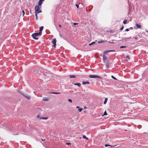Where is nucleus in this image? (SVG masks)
I'll list each match as a JSON object with an SVG mask.
<instances>
[{
	"label": "nucleus",
	"instance_id": "nucleus-1",
	"mask_svg": "<svg viewBox=\"0 0 148 148\" xmlns=\"http://www.w3.org/2000/svg\"><path fill=\"white\" fill-rule=\"evenodd\" d=\"M41 6L36 5L35 7V13H38L42 12V11L40 10Z\"/></svg>",
	"mask_w": 148,
	"mask_h": 148
},
{
	"label": "nucleus",
	"instance_id": "nucleus-2",
	"mask_svg": "<svg viewBox=\"0 0 148 148\" xmlns=\"http://www.w3.org/2000/svg\"><path fill=\"white\" fill-rule=\"evenodd\" d=\"M42 68H37L35 69V73H38L40 75L41 74V73H42Z\"/></svg>",
	"mask_w": 148,
	"mask_h": 148
},
{
	"label": "nucleus",
	"instance_id": "nucleus-3",
	"mask_svg": "<svg viewBox=\"0 0 148 148\" xmlns=\"http://www.w3.org/2000/svg\"><path fill=\"white\" fill-rule=\"evenodd\" d=\"M89 77L90 78H101V77L99 76L96 75H90Z\"/></svg>",
	"mask_w": 148,
	"mask_h": 148
},
{
	"label": "nucleus",
	"instance_id": "nucleus-4",
	"mask_svg": "<svg viewBox=\"0 0 148 148\" xmlns=\"http://www.w3.org/2000/svg\"><path fill=\"white\" fill-rule=\"evenodd\" d=\"M38 34H37V33H35L33 34L32 36L34 39L35 40H38V38L37 37L38 36Z\"/></svg>",
	"mask_w": 148,
	"mask_h": 148
},
{
	"label": "nucleus",
	"instance_id": "nucleus-5",
	"mask_svg": "<svg viewBox=\"0 0 148 148\" xmlns=\"http://www.w3.org/2000/svg\"><path fill=\"white\" fill-rule=\"evenodd\" d=\"M52 43L53 44V47L54 48L56 47V38H54L53 39V40L52 41Z\"/></svg>",
	"mask_w": 148,
	"mask_h": 148
},
{
	"label": "nucleus",
	"instance_id": "nucleus-6",
	"mask_svg": "<svg viewBox=\"0 0 148 148\" xmlns=\"http://www.w3.org/2000/svg\"><path fill=\"white\" fill-rule=\"evenodd\" d=\"M105 63H106V64H105L106 68H109V65L111 64V63L110 62H109V61L108 60H107V61Z\"/></svg>",
	"mask_w": 148,
	"mask_h": 148
},
{
	"label": "nucleus",
	"instance_id": "nucleus-7",
	"mask_svg": "<svg viewBox=\"0 0 148 148\" xmlns=\"http://www.w3.org/2000/svg\"><path fill=\"white\" fill-rule=\"evenodd\" d=\"M103 60L104 63H105L106 62V60L107 59V57L105 56V55L103 54Z\"/></svg>",
	"mask_w": 148,
	"mask_h": 148
},
{
	"label": "nucleus",
	"instance_id": "nucleus-8",
	"mask_svg": "<svg viewBox=\"0 0 148 148\" xmlns=\"http://www.w3.org/2000/svg\"><path fill=\"white\" fill-rule=\"evenodd\" d=\"M44 0H39V2L38 3V5L39 6H41V5L42 4V2L43 1H44Z\"/></svg>",
	"mask_w": 148,
	"mask_h": 148
},
{
	"label": "nucleus",
	"instance_id": "nucleus-9",
	"mask_svg": "<svg viewBox=\"0 0 148 148\" xmlns=\"http://www.w3.org/2000/svg\"><path fill=\"white\" fill-rule=\"evenodd\" d=\"M82 84L83 85H85V84H90V83L88 81H87L86 82L83 81L82 82Z\"/></svg>",
	"mask_w": 148,
	"mask_h": 148
},
{
	"label": "nucleus",
	"instance_id": "nucleus-10",
	"mask_svg": "<svg viewBox=\"0 0 148 148\" xmlns=\"http://www.w3.org/2000/svg\"><path fill=\"white\" fill-rule=\"evenodd\" d=\"M136 26L138 28H140L141 27V25H140L138 24H136Z\"/></svg>",
	"mask_w": 148,
	"mask_h": 148
},
{
	"label": "nucleus",
	"instance_id": "nucleus-11",
	"mask_svg": "<svg viewBox=\"0 0 148 148\" xmlns=\"http://www.w3.org/2000/svg\"><path fill=\"white\" fill-rule=\"evenodd\" d=\"M69 77L70 78L76 77V76L73 75H69Z\"/></svg>",
	"mask_w": 148,
	"mask_h": 148
},
{
	"label": "nucleus",
	"instance_id": "nucleus-12",
	"mask_svg": "<svg viewBox=\"0 0 148 148\" xmlns=\"http://www.w3.org/2000/svg\"><path fill=\"white\" fill-rule=\"evenodd\" d=\"M106 41V40H100V41H98V43H101L104 42Z\"/></svg>",
	"mask_w": 148,
	"mask_h": 148
},
{
	"label": "nucleus",
	"instance_id": "nucleus-13",
	"mask_svg": "<svg viewBox=\"0 0 148 148\" xmlns=\"http://www.w3.org/2000/svg\"><path fill=\"white\" fill-rule=\"evenodd\" d=\"M74 84L75 85H77L78 87H80L81 85V84L79 83H75Z\"/></svg>",
	"mask_w": 148,
	"mask_h": 148
},
{
	"label": "nucleus",
	"instance_id": "nucleus-14",
	"mask_svg": "<svg viewBox=\"0 0 148 148\" xmlns=\"http://www.w3.org/2000/svg\"><path fill=\"white\" fill-rule=\"evenodd\" d=\"M108 98H105V100L104 101V102H103V103L104 104H106L107 102V100H108Z\"/></svg>",
	"mask_w": 148,
	"mask_h": 148
},
{
	"label": "nucleus",
	"instance_id": "nucleus-15",
	"mask_svg": "<svg viewBox=\"0 0 148 148\" xmlns=\"http://www.w3.org/2000/svg\"><path fill=\"white\" fill-rule=\"evenodd\" d=\"M42 73L44 75L47 76V73H46L45 71H42Z\"/></svg>",
	"mask_w": 148,
	"mask_h": 148
},
{
	"label": "nucleus",
	"instance_id": "nucleus-16",
	"mask_svg": "<svg viewBox=\"0 0 148 148\" xmlns=\"http://www.w3.org/2000/svg\"><path fill=\"white\" fill-rule=\"evenodd\" d=\"M44 28V27L43 26H41L39 28V31L40 32H42V30Z\"/></svg>",
	"mask_w": 148,
	"mask_h": 148
},
{
	"label": "nucleus",
	"instance_id": "nucleus-17",
	"mask_svg": "<svg viewBox=\"0 0 148 148\" xmlns=\"http://www.w3.org/2000/svg\"><path fill=\"white\" fill-rule=\"evenodd\" d=\"M51 93L54 94H60V93L58 92H51Z\"/></svg>",
	"mask_w": 148,
	"mask_h": 148
},
{
	"label": "nucleus",
	"instance_id": "nucleus-18",
	"mask_svg": "<svg viewBox=\"0 0 148 148\" xmlns=\"http://www.w3.org/2000/svg\"><path fill=\"white\" fill-rule=\"evenodd\" d=\"M83 138L85 139L86 140H88V138L86 137L85 135H83Z\"/></svg>",
	"mask_w": 148,
	"mask_h": 148
},
{
	"label": "nucleus",
	"instance_id": "nucleus-19",
	"mask_svg": "<svg viewBox=\"0 0 148 148\" xmlns=\"http://www.w3.org/2000/svg\"><path fill=\"white\" fill-rule=\"evenodd\" d=\"M109 51L108 50L106 51L103 52V54L105 55L106 54H107L109 52Z\"/></svg>",
	"mask_w": 148,
	"mask_h": 148
},
{
	"label": "nucleus",
	"instance_id": "nucleus-20",
	"mask_svg": "<svg viewBox=\"0 0 148 148\" xmlns=\"http://www.w3.org/2000/svg\"><path fill=\"white\" fill-rule=\"evenodd\" d=\"M37 34H38V36H41L42 35V32L39 31V33H37Z\"/></svg>",
	"mask_w": 148,
	"mask_h": 148
},
{
	"label": "nucleus",
	"instance_id": "nucleus-21",
	"mask_svg": "<svg viewBox=\"0 0 148 148\" xmlns=\"http://www.w3.org/2000/svg\"><path fill=\"white\" fill-rule=\"evenodd\" d=\"M42 100L43 101H48L49 100V99H48V98H45V99H42Z\"/></svg>",
	"mask_w": 148,
	"mask_h": 148
},
{
	"label": "nucleus",
	"instance_id": "nucleus-22",
	"mask_svg": "<svg viewBox=\"0 0 148 148\" xmlns=\"http://www.w3.org/2000/svg\"><path fill=\"white\" fill-rule=\"evenodd\" d=\"M127 20H125L123 22V24H125L127 23Z\"/></svg>",
	"mask_w": 148,
	"mask_h": 148
},
{
	"label": "nucleus",
	"instance_id": "nucleus-23",
	"mask_svg": "<svg viewBox=\"0 0 148 148\" xmlns=\"http://www.w3.org/2000/svg\"><path fill=\"white\" fill-rule=\"evenodd\" d=\"M24 96L25 97V98H27V99H30V96H27L24 95Z\"/></svg>",
	"mask_w": 148,
	"mask_h": 148
},
{
	"label": "nucleus",
	"instance_id": "nucleus-24",
	"mask_svg": "<svg viewBox=\"0 0 148 148\" xmlns=\"http://www.w3.org/2000/svg\"><path fill=\"white\" fill-rule=\"evenodd\" d=\"M95 42H93L91 43H90L89 44V46H90V45H91L94 44H95Z\"/></svg>",
	"mask_w": 148,
	"mask_h": 148
},
{
	"label": "nucleus",
	"instance_id": "nucleus-25",
	"mask_svg": "<svg viewBox=\"0 0 148 148\" xmlns=\"http://www.w3.org/2000/svg\"><path fill=\"white\" fill-rule=\"evenodd\" d=\"M48 119L47 117H42L40 118V119H45L46 120Z\"/></svg>",
	"mask_w": 148,
	"mask_h": 148
},
{
	"label": "nucleus",
	"instance_id": "nucleus-26",
	"mask_svg": "<svg viewBox=\"0 0 148 148\" xmlns=\"http://www.w3.org/2000/svg\"><path fill=\"white\" fill-rule=\"evenodd\" d=\"M107 112H106V111H105L103 114L102 115V116H103L104 115H107Z\"/></svg>",
	"mask_w": 148,
	"mask_h": 148
},
{
	"label": "nucleus",
	"instance_id": "nucleus-27",
	"mask_svg": "<svg viewBox=\"0 0 148 148\" xmlns=\"http://www.w3.org/2000/svg\"><path fill=\"white\" fill-rule=\"evenodd\" d=\"M126 59L129 60L130 59V57L128 56H127L125 58Z\"/></svg>",
	"mask_w": 148,
	"mask_h": 148
},
{
	"label": "nucleus",
	"instance_id": "nucleus-28",
	"mask_svg": "<svg viewBox=\"0 0 148 148\" xmlns=\"http://www.w3.org/2000/svg\"><path fill=\"white\" fill-rule=\"evenodd\" d=\"M37 13H36L35 16H36V19L38 20V17L37 14Z\"/></svg>",
	"mask_w": 148,
	"mask_h": 148
},
{
	"label": "nucleus",
	"instance_id": "nucleus-29",
	"mask_svg": "<svg viewBox=\"0 0 148 148\" xmlns=\"http://www.w3.org/2000/svg\"><path fill=\"white\" fill-rule=\"evenodd\" d=\"M105 146L106 147H109V146L111 147L112 146L106 144L105 145Z\"/></svg>",
	"mask_w": 148,
	"mask_h": 148
},
{
	"label": "nucleus",
	"instance_id": "nucleus-30",
	"mask_svg": "<svg viewBox=\"0 0 148 148\" xmlns=\"http://www.w3.org/2000/svg\"><path fill=\"white\" fill-rule=\"evenodd\" d=\"M111 77H112V79H115V80H117V79H116V78L114 77V76H113V75H112V76H111Z\"/></svg>",
	"mask_w": 148,
	"mask_h": 148
},
{
	"label": "nucleus",
	"instance_id": "nucleus-31",
	"mask_svg": "<svg viewBox=\"0 0 148 148\" xmlns=\"http://www.w3.org/2000/svg\"><path fill=\"white\" fill-rule=\"evenodd\" d=\"M82 108H79V109H78V111L79 112H81V111H82Z\"/></svg>",
	"mask_w": 148,
	"mask_h": 148
},
{
	"label": "nucleus",
	"instance_id": "nucleus-32",
	"mask_svg": "<svg viewBox=\"0 0 148 148\" xmlns=\"http://www.w3.org/2000/svg\"><path fill=\"white\" fill-rule=\"evenodd\" d=\"M126 47H127L126 46H121L120 47V48H126Z\"/></svg>",
	"mask_w": 148,
	"mask_h": 148
},
{
	"label": "nucleus",
	"instance_id": "nucleus-33",
	"mask_svg": "<svg viewBox=\"0 0 148 148\" xmlns=\"http://www.w3.org/2000/svg\"><path fill=\"white\" fill-rule=\"evenodd\" d=\"M22 13H23V16L25 14V12L24 10H22Z\"/></svg>",
	"mask_w": 148,
	"mask_h": 148
},
{
	"label": "nucleus",
	"instance_id": "nucleus-34",
	"mask_svg": "<svg viewBox=\"0 0 148 148\" xmlns=\"http://www.w3.org/2000/svg\"><path fill=\"white\" fill-rule=\"evenodd\" d=\"M124 27V26H122L121 27V28H120V30H122L123 29Z\"/></svg>",
	"mask_w": 148,
	"mask_h": 148
},
{
	"label": "nucleus",
	"instance_id": "nucleus-35",
	"mask_svg": "<svg viewBox=\"0 0 148 148\" xmlns=\"http://www.w3.org/2000/svg\"><path fill=\"white\" fill-rule=\"evenodd\" d=\"M68 101L69 102H71V103H72V100L71 99H68Z\"/></svg>",
	"mask_w": 148,
	"mask_h": 148
},
{
	"label": "nucleus",
	"instance_id": "nucleus-36",
	"mask_svg": "<svg viewBox=\"0 0 148 148\" xmlns=\"http://www.w3.org/2000/svg\"><path fill=\"white\" fill-rule=\"evenodd\" d=\"M41 118V117H40L39 115H38L37 116V118L38 119H40V118Z\"/></svg>",
	"mask_w": 148,
	"mask_h": 148
},
{
	"label": "nucleus",
	"instance_id": "nucleus-37",
	"mask_svg": "<svg viewBox=\"0 0 148 148\" xmlns=\"http://www.w3.org/2000/svg\"><path fill=\"white\" fill-rule=\"evenodd\" d=\"M66 144L68 145H71V143H66Z\"/></svg>",
	"mask_w": 148,
	"mask_h": 148
},
{
	"label": "nucleus",
	"instance_id": "nucleus-38",
	"mask_svg": "<svg viewBox=\"0 0 148 148\" xmlns=\"http://www.w3.org/2000/svg\"><path fill=\"white\" fill-rule=\"evenodd\" d=\"M79 5H78V4H75V5L76 6V7H77V8H78L79 7Z\"/></svg>",
	"mask_w": 148,
	"mask_h": 148
},
{
	"label": "nucleus",
	"instance_id": "nucleus-39",
	"mask_svg": "<svg viewBox=\"0 0 148 148\" xmlns=\"http://www.w3.org/2000/svg\"><path fill=\"white\" fill-rule=\"evenodd\" d=\"M109 51V52H114L115 51L114 50H108Z\"/></svg>",
	"mask_w": 148,
	"mask_h": 148
},
{
	"label": "nucleus",
	"instance_id": "nucleus-40",
	"mask_svg": "<svg viewBox=\"0 0 148 148\" xmlns=\"http://www.w3.org/2000/svg\"><path fill=\"white\" fill-rule=\"evenodd\" d=\"M129 29H126L125 30V31H129Z\"/></svg>",
	"mask_w": 148,
	"mask_h": 148
},
{
	"label": "nucleus",
	"instance_id": "nucleus-41",
	"mask_svg": "<svg viewBox=\"0 0 148 148\" xmlns=\"http://www.w3.org/2000/svg\"><path fill=\"white\" fill-rule=\"evenodd\" d=\"M77 24H78V23H74L73 24V25H77Z\"/></svg>",
	"mask_w": 148,
	"mask_h": 148
},
{
	"label": "nucleus",
	"instance_id": "nucleus-42",
	"mask_svg": "<svg viewBox=\"0 0 148 148\" xmlns=\"http://www.w3.org/2000/svg\"><path fill=\"white\" fill-rule=\"evenodd\" d=\"M54 25L55 26H56V22H55V20H54Z\"/></svg>",
	"mask_w": 148,
	"mask_h": 148
},
{
	"label": "nucleus",
	"instance_id": "nucleus-43",
	"mask_svg": "<svg viewBox=\"0 0 148 148\" xmlns=\"http://www.w3.org/2000/svg\"><path fill=\"white\" fill-rule=\"evenodd\" d=\"M59 35H60V37H62V38H64L62 36L61 34H60Z\"/></svg>",
	"mask_w": 148,
	"mask_h": 148
},
{
	"label": "nucleus",
	"instance_id": "nucleus-44",
	"mask_svg": "<svg viewBox=\"0 0 148 148\" xmlns=\"http://www.w3.org/2000/svg\"><path fill=\"white\" fill-rule=\"evenodd\" d=\"M83 4L82 3H79V5H82Z\"/></svg>",
	"mask_w": 148,
	"mask_h": 148
},
{
	"label": "nucleus",
	"instance_id": "nucleus-45",
	"mask_svg": "<svg viewBox=\"0 0 148 148\" xmlns=\"http://www.w3.org/2000/svg\"><path fill=\"white\" fill-rule=\"evenodd\" d=\"M122 40H125V38H122Z\"/></svg>",
	"mask_w": 148,
	"mask_h": 148
},
{
	"label": "nucleus",
	"instance_id": "nucleus-46",
	"mask_svg": "<svg viewBox=\"0 0 148 148\" xmlns=\"http://www.w3.org/2000/svg\"><path fill=\"white\" fill-rule=\"evenodd\" d=\"M130 28L131 29H133V27H130Z\"/></svg>",
	"mask_w": 148,
	"mask_h": 148
},
{
	"label": "nucleus",
	"instance_id": "nucleus-47",
	"mask_svg": "<svg viewBox=\"0 0 148 148\" xmlns=\"http://www.w3.org/2000/svg\"><path fill=\"white\" fill-rule=\"evenodd\" d=\"M59 27H61V25L60 24L59 25Z\"/></svg>",
	"mask_w": 148,
	"mask_h": 148
},
{
	"label": "nucleus",
	"instance_id": "nucleus-48",
	"mask_svg": "<svg viewBox=\"0 0 148 148\" xmlns=\"http://www.w3.org/2000/svg\"><path fill=\"white\" fill-rule=\"evenodd\" d=\"M76 108H78V109H79V107L78 106H77L76 107Z\"/></svg>",
	"mask_w": 148,
	"mask_h": 148
},
{
	"label": "nucleus",
	"instance_id": "nucleus-49",
	"mask_svg": "<svg viewBox=\"0 0 148 148\" xmlns=\"http://www.w3.org/2000/svg\"><path fill=\"white\" fill-rule=\"evenodd\" d=\"M131 38V37H130V38H128V39H130V38Z\"/></svg>",
	"mask_w": 148,
	"mask_h": 148
},
{
	"label": "nucleus",
	"instance_id": "nucleus-50",
	"mask_svg": "<svg viewBox=\"0 0 148 148\" xmlns=\"http://www.w3.org/2000/svg\"><path fill=\"white\" fill-rule=\"evenodd\" d=\"M18 134H14V135H18Z\"/></svg>",
	"mask_w": 148,
	"mask_h": 148
},
{
	"label": "nucleus",
	"instance_id": "nucleus-51",
	"mask_svg": "<svg viewBox=\"0 0 148 148\" xmlns=\"http://www.w3.org/2000/svg\"><path fill=\"white\" fill-rule=\"evenodd\" d=\"M109 42V43H113V42Z\"/></svg>",
	"mask_w": 148,
	"mask_h": 148
},
{
	"label": "nucleus",
	"instance_id": "nucleus-52",
	"mask_svg": "<svg viewBox=\"0 0 148 148\" xmlns=\"http://www.w3.org/2000/svg\"><path fill=\"white\" fill-rule=\"evenodd\" d=\"M108 60L109 61V62H110L111 61V60Z\"/></svg>",
	"mask_w": 148,
	"mask_h": 148
},
{
	"label": "nucleus",
	"instance_id": "nucleus-53",
	"mask_svg": "<svg viewBox=\"0 0 148 148\" xmlns=\"http://www.w3.org/2000/svg\"><path fill=\"white\" fill-rule=\"evenodd\" d=\"M45 140V139L43 140V139H42V141H44V140Z\"/></svg>",
	"mask_w": 148,
	"mask_h": 148
},
{
	"label": "nucleus",
	"instance_id": "nucleus-54",
	"mask_svg": "<svg viewBox=\"0 0 148 148\" xmlns=\"http://www.w3.org/2000/svg\"><path fill=\"white\" fill-rule=\"evenodd\" d=\"M137 38L136 37V38H135V39H137Z\"/></svg>",
	"mask_w": 148,
	"mask_h": 148
},
{
	"label": "nucleus",
	"instance_id": "nucleus-55",
	"mask_svg": "<svg viewBox=\"0 0 148 148\" xmlns=\"http://www.w3.org/2000/svg\"><path fill=\"white\" fill-rule=\"evenodd\" d=\"M147 68H148V67H147Z\"/></svg>",
	"mask_w": 148,
	"mask_h": 148
}]
</instances>
